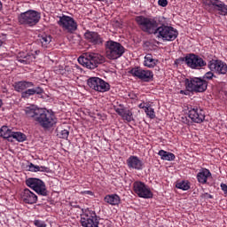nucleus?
<instances>
[{
    "instance_id": "obj_27",
    "label": "nucleus",
    "mask_w": 227,
    "mask_h": 227,
    "mask_svg": "<svg viewBox=\"0 0 227 227\" xmlns=\"http://www.w3.org/2000/svg\"><path fill=\"white\" fill-rule=\"evenodd\" d=\"M158 154L160 155L161 160H175V155L173 153L166 152L164 150H160Z\"/></svg>"
},
{
    "instance_id": "obj_5",
    "label": "nucleus",
    "mask_w": 227,
    "mask_h": 227,
    "mask_svg": "<svg viewBox=\"0 0 227 227\" xmlns=\"http://www.w3.org/2000/svg\"><path fill=\"white\" fill-rule=\"evenodd\" d=\"M42 16L40 12L33 10H28L20 15L18 18L19 23L21 26H26L27 27H33L40 22Z\"/></svg>"
},
{
    "instance_id": "obj_22",
    "label": "nucleus",
    "mask_w": 227,
    "mask_h": 227,
    "mask_svg": "<svg viewBox=\"0 0 227 227\" xmlns=\"http://www.w3.org/2000/svg\"><path fill=\"white\" fill-rule=\"evenodd\" d=\"M33 86H35L33 82L20 81L14 82V90L18 92L24 91V90H27V88H33Z\"/></svg>"
},
{
    "instance_id": "obj_26",
    "label": "nucleus",
    "mask_w": 227,
    "mask_h": 227,
    "mask_svg": "<svg viewBox=\"0 0 227 227\" xmlns=\"http://www.w3.org/2000/svg\"><path fill=\"white\" fill-rule=\"evenodd\" d=\"M157 63H159V60L154 59L152 54H147L145 57V61H144L145 67H147L148 68H153L157 65Z\"/></svg>"
},
{
    "instance_id": "obj_13",
    "label": "nucleus",
    "mask_w": 227,
    "mask_h": 227,
    "mask_svg": "<svg viewBox=\"0 0 227 227\" xmlns=\"http://www.w3.org/2000/svg\"><path fill=\"white\" fill-rule=\"evenodd\" d=\"M133 188L135 193L137 194L139 198H144L145 200L153 198V193H152L150 188L143 182H135L133 184Z\"/></svg>"
},
{
    "instance_id": "obj_18",
    "label": "nucleus",
    "mask_w": 227,
    "mask_h": 227,
    "mask_svg": "<svg viewBox=\"0 0 227 227\" xmlns=\"http://www.w3.org/2000/svg\"><path fill=\"white\" fill-rule=\"evenodd\" d=\"M21 199L24 203H27L28 205H33L38 201V197L36 194L33 193L29 189L26 188L21 193Z\"/></svg>"
},
{
    "instance_id": "obj_17",
    "label": "nucleus",
    "mask_w": 227,
    "mask_h": 227,
    "mask_svg": "<svg viewBox=\"0 0 227 227\" xmlns=\"http://www.w3.org/2000/svg\"><path fill=\"white\" fill-rule=\"evenodd\" d=\"M207 6H212L214 10H217L220 15H227V5L221 0H205Z\"/></svg>"
},
{
    "instance_id": "obj_39",
    "label": "nucleus",
    "mask_w": 227,
    "mask_h": 227,
    "mask_svg": "<svg viewBox=\"0 0 227 227\" xmlns=\"http://www.w3.org/2000/svg\"><path fill=\"white\" fill-rule=\"evenodd\" d=\"M221 187H222V191H223L225 196H227V185H226V184H222Z\"/></svg>"
},
{
    "instance_id": "obj_46",
    "label": "nucleus",
    "mask_w": 227,
    "mask_h": 227,
    "mask_svg": "<svg viewBox=\"0 0 227 227\" xmlns=\"http://www.w3.org/2000/svg\"><path fill=\"white\" fill-rule=\"evenodd\" d=\"M205 196H207L209 198H212V195L208 194V193H206Z\"/></svg>"
},
{
    "instance_id": "obj_48",
    "label": "nucleus",
    "mask_w": 227,
    "mask_h": 227,
    "mask_svg": "<svg viewBox=\"0 0 227 227\" xmlns=\"http://www.w3.org/2000/svg\"><path fill=\"white\" fill-rule=\"evenodd\" d=\"M97 1H101V2H104V1H106V0H97Z\"/></svg>"
},
{
    "instance_id": "obj_10",
    "label": "nucleus",
    "mask_w": 227,
    "mask_h": 227,
    "mask_svg": "<svg viewBox=\"0 0 227 227\" xmlns=\"http://www.w3.org/2000/svg\"><path fill=\"white\" fill-rule=\"evenodd\" d=\"M87 84L91 88V90L99 91L100 93H106V91H109V90H111V85L98 77L89 78L87 80Z\"/></svg>"
},
{
    "instance_id": "obj_25",
    "label": "nucleus",
    "mask_w": 227,
    "mask_h": 227,
    "mask_svg": "<svg viewBox=\"0 0 227 227\" xmlns=\"http://www.w3.org/2000/svg\"><path fill=\"white\" fill-rule=\"evenodd\" d=\"M0 136H1V137H4V139H7V141L12 143L13 131H12V129H8V127L3 126L1 128Z\"/></svg>"
},
{
    "instance_id": "obj_8",
    "label": "nucleus",
    "mask_w": 227,
    "mask_h": 227,
    "mask_svg": "<svg viewBox=\"0 0 227 227\" xmlns=\"http://www.w3.org/2000/svg\"><path fill=\"white\" fill-rule=\"evenodd\" d=\"M178 61L184 62L187 67L193 69L207 67V62L201 57L193 53L186 54L184 58H179Z\"/></svg>"
},
{
    "instance_id": "obj_20",
    "label": "nucleus",
    "mask_w": 227,
    "mask_h": 227,
    "mask_svg": "<svg viewBox=\"0 0 227 227\" xmlns=\"http://www.w3.org/2000/svg\"><path fill=\"white\" fill-rule=\"evenodd\" d=\"M127 164L129 169H137V171L143 169V161L137 156H130L127 160Z\"/></svg>"
},
{
    "instance_id": "obj_30",
    "label": "nucleus",
    "mask_w": 227,
    "mask_h": 227,
    "mask_svg": "<svg viewBox=\"0 0 227 227\" xmlns=\"http://www.w3.org/2000/svg\"><path fill=\"white\" fill-rule=\"evenodd\" d=\"M13 139H15L16 141H19V143H23V141H26L27 137L22 132L12 131V142H13Z\"/></svg>"
},
{
    "instance_id": "obj_47",
    "label": "nucleus",
    "mask_w": 227,
    "mask_h": 227,
    "mask_svg": "<svg viewBox=\"0 0 227 227\" xmlns=\"http://www.w3.org/2000/svg\"><path fill=\"white\" fill-rule=\"evenodd\" d=\"M3 106V100L0 99V107Z\"/></svg>"
},
{
    "instance_id": "obj_2",
    "label": "nucleus",
    "mask_w": 227,
    "mask_h": 227,
    "mask_svg": "<svg viewBox=\"0 0 227 227\" xmlns=\"http://www.w3.org/2000/svg\"><path fill=\"white\" fill-rule=\"evenodd\" d=\"M135 20L141 31L148 33L149 35H156L159 23L155 19L146 18L145 16H137Z\"/></svg>"
},
{
    "instance_id": "obj_33",
    "label": "nucleus",
    "mask_w": 227,
    "mask_h": 227,
    "mask_svg": "<svg viewBox=\"0 0 227 227\" xmlns=\"http://www.w3.org/2000/svg\"><path fill=\"white\" fill-rule=\"evenodd\" d=\"M145 114H147V116H149V118H151V120H153V118H155V111L153 110V108L147 106L145 109Z\"/></svg>"
},
{
    "instance_id": "obj_6",
    "label": "nucleus",
    "mask_w": 227,
    "mask_h": 227,
    "mask_svg": "<svg viewBox=\"0 0 227 227\" xmlns=\"http://www.w3.org/2000/svg\"><path fill=\"white\" fill-rule=\"evenodd\" d=\"M207 87L208 82L203 80L202 77L185 79V88L187 91H191L192 93H203L207 91Z\"/></svg>"
},
{
    "instance_id": "obj_14",
    "label": "nucleus",
    "mask_w": 227,
    "mask_h": 227,
    "mask_svg": "<svg viewBox=\"0 0 227 227\" xmlns=\"http://www.w3.org/2000/svg\"><path fill=\"white\" fill-rule=\"evenodd\" d=\"M84 38L91 45H104V37L98 32L87 30Z\"/></svg>"
},
{
    "instance_id": "obj_35",
    "label": "nucleus",
    "mask_w": 227,
    "mask_h": 227,
    "mask_svg": "<svg viewBox=\"0 0 227 227\" xmlns=\"http://www.w3.org/2000/svg\"><path fill=\"white\" fill-rule=\"evenodd\" d=\"M34 224L35 226H37V227H47V224L45 223V222L42 220H35Z\"/></svg>"
},
{
    "instance_id": "obj_11",
    "label": "nucleus",
    "mask_w": 227,
    "mask_h": 227,
    "mask_svg": "<svg viewBox=\"0 0 227 227\" xmlns=\"http://www.w3.org/2000/svg\"><path fill=\"white\" fill-rule=\"evenodd\" d=\"M26 185L35 191L40 196H47V188L45 187V183H43L42 179L30 177L26 180Z\"/></svg>"
},
{
    "instance_id": "obj_1",
    "label": "nucleus",
    "mask_w": 227,
    "mask_h": 227,
    "mask_svg": "<svg viewBox=\"0 0 227 227\" xmlns=\"http://www.w3.org/2000/svg\"><path fill=\"white\" fill-rule=\"evenodd\" d=\"M25 113L27 118H32V120L39 123L40 127L44 129V130L52 129V127L58 123V119L52 111L49 112V110L30 106L26 108Z\"/></svg>"
},
{
    "instance_id": "obj_15",
    "label": "nucleus",
    "mask_w": 227,
    "mask_h": 227,
    "mask_svg": "<svg viewBox=\"0 0 227 227\" xmlns=\"http://www.w3.org/2000/svg\"><path fill=\"white\" fill-rule=\"evenodd\" d=\"M207 67L212 72L215 71V74H218L219 75H225L227 73V65L221 60L212 59L208 62Z\"/></svg>"
},
{
    "instance_id": "obj_44",
    "label": "nucleus",
    "mask_w": 227,
    "mask_h": 227,
    "mask_svg": "<svg viewBox=\"0 0 227 227\" xmlns=\"http://www.w3.org/2000/svg\"><path fill=\"white\" fill-rule=\"evenodd\" d=\"M3 10V4L0 1V12Z\"/></svg>"
},
{
    "instance_id": "obj_9",
    "label": "nucleus",
    "mask_w": 227,
    "mask_h": 227,
    "mask_svg": "<svg viewBox=\"0 0 227 227\" xmlns=\"http://www.w3.org/2000/svg\"><path fill=\"white\" fill-rule=\"evenodd\" d=\"M59 20L57 24L59 26V27H62L64 31L67 33H69L70 35H73V33H75V30L77 29V21L74 20V18L67 15L59 16Z\"/></svg>"
},
{
    "instance_id": "obj_40",
    "label": "nucleus",
    "mask_w": 227,
    "mask_h": 227,
    "mask_svg": "<svg viewBox=\"0 0 227 227\" xmlns=\"http://www.w3.org/2000/svg\"><path fill=\"white\" fill-rule=\"evenodd\" d=\"M138 107L140 108V109H146V107H148V106H145V104H140L139 106H138Z\"/></svg>"
},
{
    "instance_id": "obj_36",
    "label": "nucleus",
    "mask_w": 227,
    "mask_h": 227,
    "mask_svg": "<svg viewBox=\"0 0 227 227\" xmlns=\"http://www.w3.org/2000/svg\"><path fill=\"white\" fill-rule=\"evenodd\" d=\"M29 168H30L31 171H35V173L37 171H40V166H38V165H35L33 163H30Z\"/></svg>"
},
{
    "instance_id": "obj_21",
    "label": "nucleus",
    "mask_w": 227,
    "mask_h": 227,
    "mask_svg": "<svg viewBox=\"0 0 227 227\" xmlns=\"http://www.w3.org/2000/svg\"><path fill=\"white\" fill-rule=\"evenodd\" d=\"M35 59V55L33 53H27V52H20L17 57V60L20 63H23L24 65H29V63H32Z\"/></svg>"
},
{
    "instance_id": "obj_28",
    "label": "nucleus",
    "mask_w": 227,
    "mask_h": 227,
    "mask_svg": "<svg viewBox=\"0 0 227 227\" xmlns=\"http://www.w3.org/2000/svg\"><path fill=\"white\" fill-rule=\"evenodd\" d=\"M106 203L109 205H119L120 204V196L117 194L106 195L105 197Z\"/></svg>"
},
{
    "instance_id": "obj_42",
    "label": "nucleus",
    "mask_w": 227,
    "mask_h": 227,
    "mask_svg": "<svg viewBox=\"0 0 227 227\" xmlns=\"http://www.w3.org/2000/svg\"><path fill=\"white\" fill-rule=\"evenodd\" d=\"M183 122L186 123V124H189V121H187V119H184L183 118Z\"/></svg>"
},
{
    "instance_id": "obj_29",
    "label": "nucleus",
    "mask_w": 227,
    "mask_h": 227,
    "mask_svg": "<svg viewBox=\"0 0 227 227\" xmlns=\"http://www.w3.org/2000/svg\"><path fill=\"white\" fill-rule=\"evenodd\" d=\"M40 42L43 45V47L47 48V45L52 42V35H47L46 34H43L40 37Z\"/></svg>"
},
{
    "instance_id": "obj_43",
    "label": "nucleus",
    "mask_w": 227,
    "mask_h": 227,
    "mask_svg": "<svg viewBox=\"0 0 227 227\" xmlns=\"http://www.w3.org/2000/svg\"><path fill=\"white\" fill-rule=\"evenodd\" d=\"M3 43H4V42H3V40L0 39V49L3 47Z\"/></svg>"
},
{
    "instance_id": "obj_3",
    "label": "nucleus",
    "mask_w": 227,
    "mask_h": 227,
    "mask_svg": "<svg viewBox=\"0 0 227 227\" xmlns=\"http://www.w3.org/2000/svg\"><path fill=\"white\" fill-rule=\"evenodd\" d=\"M105 49L107 59H118L125 54V47L121 43L113 40L106 42Z\"/></svg>"
},
{
    "instance_id": "obj_38",
    "label": "nucleus",
    "mask_w": 227,
    "mask_h": 227,
    "mask_svg": "<svg viewBox=\"0 0 227 227\" xmlns=\"http://www.w3.org/2000/svg\"><path fill=\"white\" fill-rule=\"evenodd\" d=\"M158 4L165 8V6H168V0H159Z\"/></svg>"
},
{
    "instance_id": "obj_12",
    "label": "nucleus",
    "mask_w": 227,
    "mask_h": 227,
    "mask_svg": "<svg viewBox=\"0 0 227 227\" xmlns=\"http://www.w3.org/2000/svg\"><path fill=\"white\" fill-rule=\"evenodd\" d=\"M129 74L133 75V77H137L140 81H144V82H150L153 81V72L151 70H145L141 67H134L129 71Z\"/></svg>"
},
{
    "instance_id": "obj_16",
    "label": "nucleus",
    "mask_w": 227,
    "mask_h": 227,
    "mask_svg": "<svg viewBox=\"0 0 227 227\" xmlns=\"http://www.w3.org/2000/svg\"><path fill=\"white\" fill-rule=\"evenodd\" d=\"M188 116L193 123H203L205 121V112L198 107L191 108Z\"/></svg>"
},
{
    "instance_id": "obj_23",
    "label": "nucleus",
    "mask_w": 227,
    "mask_h": 227,
    "mask_svg": "<svg viewBox=\"0 0 227 227\" xmlns=\"http://www.w3.org/2000/svg\"><path fill=\"white\" fill-rule=\"evenodd\" d=\"M43 89L41 87H35L34 89H28L21 93L22 98H29L33 95H42Z\"/></svg>"
},
{
    "instance_id": "obj_32",
    "label": "nucleus",
    "mask_w": 227,
    "mask_h": 227,
    "mask_svg": "<svg viewBox=\"0 0 227 227\" xmlns=\"http://www.w3.org/2000/svg\"><path fill=\"white\" fill-rule=\"evenodd\" d=\"M57 136L60 139H67L68 136H70V128L58 131Z\"/></svg>"
},
{
    "instance_id": "obj_37",
    "label": "nucleus",
    "mask_w": 227,
    "mask_h": 227,
    "mask_svg": "<svg viewBox=\"0 0 227 227\" xmlns=\"http://www.w3.org/2000/svg\"><path fill=\"white\" fill-rule=\"evenodd\" d=\"M39 171L43 172V173H51V170L49 167H43L41 166Z\"/></svg>"
},
{
    "instance_id": "obj_19",
    "label": "nucleus",
    "mask_w": 227,
    "mask_h": 227,
    "mask_svg": "<svg viewBox=\"0 0 227 227\" xmlns=\"http://www.w3.org/2000/svg\"><path fill=\"white\" fill-rule=\"evenodd\" d=\"M114 111L119 114V116H121L123 120H126V121L130 122L134 120V117H132V112L123 107L122 105H120V107H115Z\"/></svg>"
},
{
    "instance_id": "obj_45",
    "label": "nucleus",
    "mask_w": 227,
    "mask_h": 227,
    "mask_svg": "<svg viewBox=\"0 0 227 227\" xmlns=\"http://www.w3.org/2000/svg\"><path fill=\"white\" fill-rule=\"evenodd\" d=\"M72 207H74V208H79V206L74 204V205H72Z\"/></svg>"
},
{
    "instance_id": "obj_7",
    "label": "nucleus",
    "mask_w": 227,
    "mask_h": 227,
    "mask_svg": "<svg viewBox=\"0 0 227 227\" xmlns=\"http://www.w3.org/2000/svg\"><path fill=\"white\" fill-rule=\"evenodd\" d=\"M155 35L157 38H161L163 42H174L178 38V30L173 27L161 24L158 26Z\"/></svg>"
},
{
    "instance_id": "obj_31",
    "label": "nucleus",
    "mask_w": 227,
    "mask_h": 227,
    "mask_svg": "<svg viewBox=\"0 0 227 227\" xmlns=\"http://www.w3.org/2000/svg\"><path fill=\"white\" fill-rule=\"evenodd\" d=\"M176 189H181L182 191H189L191 186L189 185V182L181 181L176 184Z\"/></svg>"
},
{
    "instance_id": "obj_34",
    "label": "nucleus",
    "mask_w": 227,
    "mask_h": 227,
    "mask_svg": "<svg viewBox=\"0 0 227 227\" xmlns=\"http://www.w3.org/2000/svg\"><path fill=\"white\" fill-rule=\"evenodd\" d=\"M214 77H215V75L214 74V73L212 71H209L207 73H206L202 78L203 81H212V79H214Z\"/></svg>"
},
{
    "instance_id": "obj_41",
    "label": "nucleus",
    "mask_w": 227,
    "mask_h": 227,
    "mask_svg": "<svg viewBox=\"0 0 227 227\" xmlns=\"http://www.w3.org/2000/svg\"><path fill=\"white\" fill-rule=\"evenodd\" d=\"M189 90H180V93H181V95H188L189 94V92H188Z\"/></svg>"
},
{
    "instance_id": "obj_4",
    "label": "nucleus",
    "mask_w": 227,
    "mask_h": 227,
    "mask_svg": "<svg viewBox=\"0 0 227 227\" xmlns=\"http://www.w3.org/2000/svg\"><path fill=\"white\" fill-rule=\"evenodd\" d=\"M103 62L104 57L98 53H85L84 56L78 58V63L90 70H94V68H97Z\"/></svg>"
},
{
    "instance_id": "obj_24",
    "label": "nucleus",
    "mask_w": 227,
    "mask_h": 227,
    "mask_svg": "<svg viewBox=\"0 0 227 227\" xmlns=\"http://www.w3.org/2000/svg\"><path fill=\"white\" fill-rule=\"evenodd\" d=\"M209 176H212L210 170L205 168L198 173L197 180L200 184H206Z\"/></svg>"
}]
</instances>
